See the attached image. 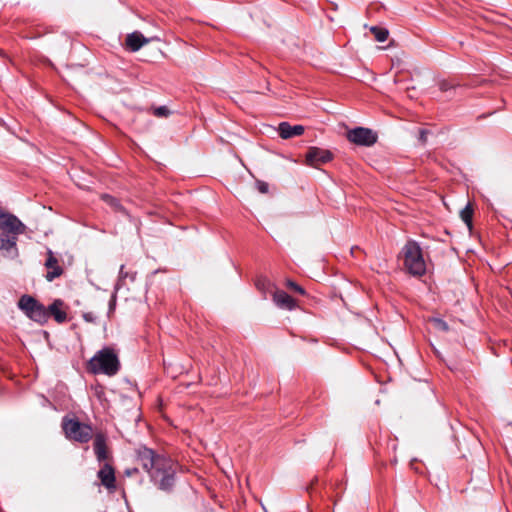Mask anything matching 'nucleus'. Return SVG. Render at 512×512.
Segmentation results:
<instances>
[{
    "label": "nucleus",
    "mask_w": 512,
    "mask_h": 512,
    "mask_svg": "<svg viewBox=\"0 0 512 512\" xmlns=\"http://www.w3.org/2000/svg\"><path fill=\"white\" fill-rule=\"evenodd\" d=\"M137 461L149 474L151 481L158 489L170 492L175 483V467L170 458L157 454L148 447L137 450Z\"/></svg>",
    "instance_id": "f257e3e1"
},
{
    "label": "nucleus",
    "mask_w": 512,
    "mask_h": 512,
    "mask_svg": "<svg viewBox=\"0 0 512 512\" xmlns=\"http://www.w3.org/2000/svg\"><path fill=\"white\" fill-rule=\"evenodd\" d=\"M120 369V361L114 349L105 347L98 351L88 362L87 370L92 374L114 376Z\"/></svg>",
    "instance_id": "f03ea898"
},
{
    "label": "nucleus",
    "mask_w": 512,
    "mask_h": 512,
    "mask_svg": "<svg viewBox=\"0 0 512 512\" xmlns=\"http://www.w3.org/2000/svg\"><path fill=\"white\" fill-rule=\"evenodd\" d=\"M401 255L404 267L412 276H422L426 273V263L422 249L416 241H408L402 248Z\"/></svg>",
    "instance_id": "7ed1b4c3"
},
{
    "label": "nucleus",
    "mask_w": 512,
    "mask_h": 512,
    "mask_svg": "<svg viewBox=\"0 0 512 512\" xmlns=\"http://www.w3.org/2000/svg\"><path fill=\"white\" fill-rule=\"evenodd\" d=\"M62 429L69 440L79 443H87L95 435L91 425L82 423L76 418L64 417Z\"/></svg>",
    "instance_id": "20e7f679"
},
{
    "label": "nucleus",
    "mask_w": 512,
    "mask_h": 512,
    "mask_svg": "<svg viewBox=\"0 0 512 512\" xmlns=\"http://www.w3.org/2000/svg\"><path fill=\"white\" fill-rule=\"evenodd\" d=\"M18 306L27 317L39 324H44L49 319V312L46 307L32 296L23 295L18 302Z\"/></svg>",
    "instance_id": "39448f33"
},
{
    "label": "nucleus",
    "mask_w": 512,
    "mask_h": 512,
    "mask_svg": "<svg viewBox=\"0 0 512 512\" xmlns=\"http://www.w3.org/2000/svg\"><path fill=\"white\" fill-rule=\"evenodd\" d=\"M0 234L20 235L25 231V225L13 214L0 209Z\"/></svg>",
    "instance_id": "423d86ee"
},
{
    "label": "nucleus",
    "mask_w": 512,
    "mask_h": 512,
    "mask_svg": "<svg viewBox=\"0 0 512 512\" xmlns=\"http://www.w3.org/2000/svg\"><path fill=\"white\" fill-rule=\"evenodd\" d=\"M347 139L360 146H372L377 141V134L369 128L357 127L347 132Z\"/></svg>",
    "instance_id": "0eeeda50"
},
{
    "label": "nucleus",
    "mask_w": 512,
    "mask_h": 512,
    "mask_svg": "<svg viewBox=\"0 0 512 512\" xmlns=\"http://www.w3.org/2000/svg\"><path fill=\"white\" fill-rule=\"evenodd\" d=\"M17 240L18 235L0 234V251H2L4 257L9 259L18 257Z\"/></svg>",
    "instance_id": "6e6552de"
},
{
    "label": "nucleus",
    "mask_w": 512,
    "mask_h": 512,
    "mask_svg": "<svg viewBox=\"0 0 512 512\" xmlns=\"http://www.w3.org/2000/svg\"><path fill=\"white\" fill-rule=\"evenodd\" d=\"M93 450L98 462H109L111 457L107 446V437L105 434L99 432L94 436Z\"/></svg>",
    "instance_id": "1a4fd4ad"
},
{
    "label": "nucleus",
    "mask_w": 512,
    "mask_h": 512,
    "mask_svg": "<svg viewBox=\"0 0 512 512\" xmlns=\"http://www.w3.org/2000/svg\"><path fill=\"white\" fill-rule=\"evenodd\" d=\"M330 160H332V153L326 149L310 147L306 154V163L313 167L327 163Z\"/></svg>",
    "instance_id": "9d476101"
},
{
    "label": "nucleus",
    "mask_w": 512,
    "mask_h": 512,
    "mask_svg": "<svg viewBox=\"0 0 512 512\" xmlns=\"http://www.w3.org/2000/svg\"><path fill=\"white\" fill-rule=\"evenodd\" d=\"M44 266L47 269L45 278L49 282L59 278L64 272V269L59 264V260L55 257L54 253L50 249L47 250V259L44 263Z\"/></svg>",
    "instance_id": "9b49d317"
},
{
    "label": "nucleus",
    "mask_w": 512,
    "mask_h": 512,
    "mask_svg": "<svg viewBox=\"0 0 512 512\" xmlns=\"http://www.w3.org/2000/svg\"><path fill=\"white\" fill-rule=\"evenodd\" d=\"M101 484L108 490H115L116 477L115 470L109 462H104L97 473Z\"/></svg>",
    "instance_id": "f8f14e48"
},
{
    "label": "nucleus",
    "mask_w": 512,
    "mask_h": 512,
    "mask_svg": "<svg viewBox=\"0 0 512 512\" xmlns=\"http://www.w3.org/2000/svg\"><path fill=\"white\" fill-rule=\"evenodd\" d=\"M159 40L158 37L146 38L138 31L132 32L126 37V46L132 52L138 51L145 44H148L150 41Z\"/></svg>",
    "instance_id": "ddd939ff"
},
{
    "label": "nucleus",
    "mask_w": 512,
    "mask_h": 512,
    "mask_svg": "<svg viewBox=\"0 0 512 512\" xmlns=\"http://www.w3.org/2000/svg\"><path fill=\"white\" fill-rule=\"evenodd\" d=\"M272 298L275 305L281 309L293 310L296 308L295 300L283 290L275 289Z\"/></svg>",
    "instance_id": "4468645a"
},
{
    "label": "nucleus",
    "mask_w": 512,
    "mask_h": 512,
    "mask_svg": "<svg viewBox=\"0 0 512 512\" xmlns=\"http://www.w3.org/2000/svg\"><path fill=\"white\" fill-rule=\"evenodd\" d=\"M305 129L302 125H290L288 122H281L278 126V132L281 138L289 139L295 136H300L304 133Z\"/></svg>",
    "instance_id": "2eb2a0df"
},
{
    "label": "nucleus",
    "mask_w": 512,
    "mask_h": 512,
    "mask_svg": "<svg viewBox=\"0 0 512 512\" xmlns=\"http://www.w3.org/2000/svg\"><path fill=\"white\" fill-rule=\"evenodd\" d=\"M64 302L61 299H56L53 301L51 305H49L47 311L49 312V317L53 316L57 323H64L67 321V313L63 310Z\"/></svg>",
    "instance_id": "dca6fc26"
},
{
    "label": "nucleus",
    "mask_w": 512,
    "mask_h": 512,
    "mask_svg": "<svg viewBox=\"0 0 512 512\" xmlns=\"http://www.w3.org/2000/svg\"><path fill=\"white\" fill-rule=\"evenodd\" d=\"M370 32L374 35L378 42L386 41L389 36V31L383 27L371 26Z\"/></svg>",
    "instance_id": "f3484780"
},
{
    "label": "nucleus",
    "mask_w": 512,
    "mask_h": 512,
    "mask_svg": "<svg viewBox=\"0 0 512 512\" xmlns=\"http://www.w3.org/2000/svg\"><path fill=\"white\" fill-rule=\"evenodd\" d=\"M460 217L463 220V222L467 225L468 229L471 230L473 209L470 204H467L466 207L461 210Z\"/></svg>",
    "instance_id": "a211bd4d"
},
{
    "label": "nucleus",
    "mask_w": 512,
    "mask_h": 512,
    "mask_svg": "<svg viewBox=\"0 0 512 512\" xmlns=\"http://www.w3.org/2000/svg\"><path fill=\"white\" fill-rule=\"evenodd\" d=\"M256 286L263 294H266L267 292L273 293L274 291V285L266 278L259 279Z\"/></svg>",
    "instance_id": "6ab92c4d"
},
{
    "label": "nucleus",
    "mask_w": 512,
    "mask_h": 512,
    "mask_svg": "<svg viewBox=\"0 0 512 512\" xmlns=\"http://www.w3.org/2000/svg\"><path fill=\"white\" fill-rule=\"evenodd\" d=\"M102 199L107 203L109 204L111 207L115 208L116 210H123V207L121 206V204L119 203V201L108 195V194H104L102 195Z\"/></svg>",
    "instance_id": "aec40b11"
},
{
    "label": "nucleus",
    "mask_w": 512,
    "mask_h": 512,
    "mask_svg": "<svg viewBox=\"0 0 512 512\" xmlns=\"http://www.w3.org/2000/svg\"><path fill=\"white\" fill-rule=\"evenodd\" d=\"M129 278L131 281L135 280V273H129L128 271H125L124 265H121L120 271H119V283H123L125 279Z\"/></svg>",
    "instance_id": "412c9836"
},
{
    "label": "nucleus",
    "mask_w": 512,
    "mask_h": 512,
    "mask_svg": "<svg viewBox=\"0 0 512 512\" xmlns=\"http://www.w3.org/2000/svg\"><path fill=\"white\" fill-rule=\"evenodd\" d=\"M286 286H287L289 289H291V290H293V291H295V292H297V293H299V294H301V295H305V290H304V288H303V287H301L300 285H298L296 282H294V281H292V280H287V282H286Z\"/></svg>",
    "instance_id": "4be33fe9"
},
{
    "label": "nucleus",
    "mask_w": 512,
    "mask_h": 512,
    "mask_svg": "<svg viewBox=\"0 0 512 512\" xmlns=\"http://www.w3.org/2000/svg\"><path fill=\"white\" fill-rule=\"evenodd\" d=\"M433 324H434V327L438 330H441V331H448L449 329V326L448 324L442 320V319H439V318H434L432 320Z\"/></svg>",
    "instance_id": "5701e85b"
},
{
    "label": "nucleus",
    "mask_w": 512,
    "mask_h": 512,
    "mask_svg": "<svg viewBox=\"0 0 512 512\" xmlns=\"http://www.w3.org/2000/svg\"><path fill=\"white\" fill-rule=\"evenodd\" d=\"M170 114V110L166 106H159L154 109V115L157 117H167Z\"/></svg>",
    "instance_id": "b1692460"
},
{
    "label": "nucleus",
    "mask_w": 512,
    "mask_h": 512,
    "mask_svg": "<svg viewBox=\"0 0 512 512\" xmlns=\"http://www.w3.org/2000/svg\"><path fill=\"white\" fill-rule=\"evenodd\" d=\"M454 85L450 84L448 81H441L439 83V88L443 92H447L448 90L452 89Z\"/></svg>",
    "instance_id": "393cba45"
},
{
    "label": "nucleus",
    "mask_w": 512,
    "mask_h": 512,
    "mask_svg": "<svg viewBox=\"0 0 512 512\" xmlns=\"http://www.w3.org/2000/svg\"><path fill=\"white\" fill-rule=\"evenodd\" d=\"M257 188L259 190L260 193H267L268 192V184L266 182H263V181H257Z\"/></svg>",
    "instance_id": "a878e982"
},
{
    "label": "nucleus",
    "mask_w": 512,
    "mask_h": 512,
    "mask_svg": "<svg viewBox=\"0 0 512 512\" xmlns=\"http://www.w3.org/2000/svg\"><path fill=\"white\" fill-rule=\"evenodd\" d=\"M427 135H428V131H427V130H425V129H421V130L419 131V137H418V139H419V141H420L422 144H425V143H426V141H427Z\"/></svg>",
    "instance_id": "bb28decb"
}]
</instances>
